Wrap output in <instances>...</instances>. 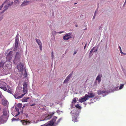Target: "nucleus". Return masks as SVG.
Instances as JSON below:
<instances>
[{
	"label": "nucleus",
	"instance_id": "nucleus-1",
	"mask_svg": "<svg viewBox=\"0 0 126 126\" xmlns=\"http://www.w3.org/2000/svg\"><path fill=\"white\" fill-rule=\"evenodd\" d=\"M19 42V41L18 38V35H17L16 37L15 47L14 48V51H16V50Z\"/></svg>",
	"mask_w": 126,
	"mask_h": 126
},
{
	"label": "nucleus",
	"instance_id": "nucleus-2",
	"mask_svg": "<svg viewBox=\"0 0 126 126\" xmlns=\"http://www.w3.org/2000/svg\"><path fill=\"white\" fill-rule=\"evenodd\" d=\"M57 118V117L55 116H54L53 118L52 119V120L50 121H51L52 122H53L54 125H55V126L57 125L58 123H59L61 120V119H59L57 121V122H56V119Z\"/></svg>",
	"mask_w": 126,
	"mask_h": 126
},
{
	"label": "nucleus",
	"instance_id": "nucleus-3",
	"mask_svg": "<svg viewBox=\"0 0 126 126\" xmlns=\"http://www.w3.org/2000/svg\"><path fill=\"white\" fill-rule=\"evenodd\" d=\"M87 94H86L85 95L81 97V98L79 99V101L81 103H82L86 100L89 99V98L87 97Z\"/></svg>",
	"mask_w": 126,
	"mask_h": 126
},
{
	"label": "nucleus",
	"instance_id": "nucleus-4",
	"mask_svg": "<svg viewBox=\"0 0 126 126\" xmlns=\"http://www.w3.org/2000/svg\"><path fill=\"white\" fill-rule=\"evenodd\" d=\"M24 67L23 64L22 63H20L18 64L16 66L17 68L19 71L22 72L23 71Z\"/></svg>",
	"mask_w": 126,
	"mask_h": 126
},
{
	"label": "nucleus",
	"instance_id": "nucleus-5",
	"mask_svg": "<svg viewBox=\"0 0 126 126\" xmlns=\"http://www.w3.org/2000/svg\"><path fill=\"white\" fill-rule=\"evenodd\" d=\"M72 34L71 32L66 33L65 35L63 37V39L65 40H67L71 38V35Z\"/></svg>",
	"mask_w": 126,
	"mask_h": 126
},
{
	"label": "nucleus",
	"instance_id": "nucleus-6",
	"mask_svg": "<svg viewBox=\"0 0 126 126\" xmlns=\"http://www.w3.org/2000/svg\"><path fill=\"white\" fill-rule=\"evenodd\" d=\"M20 53L18 52H17L15 57L14 61L19 62L20 61Z\"/></svg>",
	"mask_w": 126,
	"mask_h": 126
},
{
	"label": "nucleus",
	"instance_id": "nucleus-7",
	"mask_svg": "<svg viewBox=\"0 0 126 126\" xmlns=\"http://www.w3.org/2000/svg\"><path fill=\"white\" fill-rule=\"evenodd\" d=\"M35 39L37 43L39 46L40 50L42 51V45L41 41L39 39L35 38Z\"/></svg>",
	"mask_w": 126,
	"mask_h": 126
},
{
	"label": "nucleus",
	"instance_id": "nucleus-8",
	"mask_svg": "<svg viewBox=\"0 0 126 126\" xmlns=\"http://www.w3.org/2000/svg\"><path fill=\"white\" fill-rule=\"evenodd\" d=\"M27 84L26 82H25L23 84V92L24 93H26L27 91Z\"/></svg>",
	"mask_w": 126,
	"mask_h": 126
},
{
	"label": "nucleus",
	"instance_id": "nucleus-9",
	"mask_svg": "<svg viewBox=\"0 0 126 126\" xmlns=\"http://www.w3.org/2000/svg\"><path fill=\"white\" fill-rule=\"evenodd\" d=\"M13 2L12 0H6L3 3L4 4H7L9 6H11L13 4Z\"/></svg>",
	"mask_w": 126,
	"mask_h": 126
},
{
	"label": "nucleus",
	"instance_id": "nucleus-10",
	"mask_svg": "<svg viewBox=\"0 0 126 126\" xmlns=\"http://www.w3.org/2000/svg\"><path fill=\"white\" fill-rule=\"evenodd\" d=\"M73 73V72L72 71L70 74H69L64 81L63 83H67V82L70 79V77L72 76Z\"/></svg>",
	"mask_w": 126,
	"mask_h": 126
},
{
	"label": "nucleus",
	"instance_id": "nucleus-11",
	"mask_svg": "<svg viewBox=\"0 0 126 126\" xmlns=\"http://www.w3.org/2000/svg\"><path fill=\"white\" fill-rule=\"evenodd\" d=\"M13 51H10L8 54L7 57L9 60L11 59L12 58L13 56Z\"/></svg>",
	"mask_w": 126,
	"mask_h": 126
},
{
	"label": "nucleus",
	"instance_id": "nucleus-12",
	"mask_svg": "<svg viewBox=\"0 0 126 126\" xmlns=\"http://www.w3.org/2000/svg\"><path fill=\"white\" fill-rule=\"evenodd\" d=\"M54 113V112L50 113L45 118V120H47L50 119Z\"/></svg>",
	"mask_w": 126,
	"mask_h": 126
},
{
	"label": "nucleus",
	"instance_id": "nucleus-13",
	"mask_svg": "<svg viewBox=\"0 0 126 126\" xmlns=\"http://www.w3.org/2000/svg\"><path fill=\"white\" fill-rule=\"evenodd\" d=\"M43 126H55V125H54L53 122H52L51 121H49Z\"/></svg>",
	"mask_w": 126,
	"mask_h": 126
},
{
	"label": "nucleus",
	"instance_id": "nucleus-14",
	"mask_svg": "<svg viewBox=\"0 0 126 126\" xmlns=\"http://www.w3.org/2000/svg\"><path fill=\"white\" fill-rule=\"evenodd\" d=\"M87 95V97L88 98L89 97L91 98L94 97L95 96V95L93 93H88Z\"/></svg>",
	"mask_w": 126,
	"mask_h": 126
},
{
	"label": "nucleus",
	"instance_id": "nucleus-15",
	"mask_svg": "<svg viewBox=\"0 0 126 126\" xmlns=\"http://www.w3.org/2000/svg\"><path fill=\"white\" fill-rule=\"evenodd\" d=\"M11 6H9L8 5H7V4H6L4 6V10H3L2 11V13H4L5 11L7 10L8 8L10 7Z\"/></svg>",
	"mask_w": 126,
	"mask_h": 126
},
{
	"label": "nucleus",
	"instance_id": "nucleus-16",
	"mask_svg": "<svg viewBox=\"0 0 126 126\" xmlns=\"http://www.w3.org/2000/svg\"><path fill=\"white\" fill-rule=\"evenodd\" d=\"M29 2V1H25L22 3V4L21 5V6H23L27 5L28 4Z\"/></svg>",
	"mask_w": 126,
	"mask_h": 126
},
{
	"label": "nucleus",
	"instance_id": "nucleus-17",
	"mask_svg": "<svg viewBox=\"0 0 126 126\" xmlns=\"http://www.w3.org/2000/svg\"><path fill=\"white\" fill-rule=\"evenodd\" d=\"M101 76L98 75L96 78V80L98 81L99 83L101 81Z\"/></svg>",
	"mask_w": 126,
	"mask_h": 126
},
{
	"label": "nucleus",
	"instance_id": "nucleus-18",
	"mask_svg": "<svg viewBox=\"0 0 126 126\" xmlns=\"http://www.w3.org/2000/svg\"><path fill=\"white\" fill-rule=\"evenodd\" d=\"M2 102L3 105L6 106L7 105L8 101L7 100L3 99L2 100Z\"/></svg>",
	"mask_w": 126,
	"mask_h": 126
},
{
	"label": "nucleus",
	"instance_id": "nucleus-19",
	"mask_svg": "<svg viewBox=\"0 0 126 126\" xmlns=\"http://www.w3.org/2000/svg\"><path fill=\"white\" fill-rule=\"evenodd\" d=\"M4 63L3 62L1 61L0 63V69H2L3 67Z\"/></svg>",
	"mask_w": 126,
	"mask_h": 126
},
{
	"label": "nucleus",
	"instance_id": "nucleus-20",
	"mask_svg": "<svg viewBox=\"0 0 126 126\" xmlns=\"http://www.w3.org/2000/svg\"><path fill=\"white\" fill-rule=\"evenodd\" d=\"M3 115L4 116H6L7 115V112L6 109H4L3 110Z\"/></svg>",
	"mask_w": 126,
	"mask_h": 126
},
{
	"label": "nucleus",
	"instance_id": "nucleus-21",
	"mask_svg": "<svg viewBox=\"0 0 126 126\" xmlns=\"http://www.w3.org/2000/svg\"><path fill=\"white\" fill-rule=\"evenodd\" d=\"M105 91L104 90L102 91L99 90L97 91L98 94L99 95H100L102 94L105 93Z\"/></svg>",
	"mask_w": 126,
	"mask_h": 126
},
{
	"label": "nucleus",
	"instance_id": "nucleus-22",
	"mask_svg": "<svg viewBox=\"0 0 126 126\" xmlns=\"http://www.w3.org/2000/svg\"><path fill=\"white\" fill-rule=\"evenodd\" d=\"M72 120L75 122H77L78 121L77 118L75 116H73Z\"/></svg>",
	"mask_w": 126,
	"mask_h": 126
},
{
	"label": "nucleus",
	"instance_id": "nucleus-23",
	"mask_svg": "<svg viewBox=\"0 0 126 126\" xmlns=\"http://www.w3.org/2000/svg\"><path fill=\"white\" fill-rule=\"evenodd\" d=\"M20 2L18 0H15L14 4L16 6L19 5Z\"/></svg>",
	"mask_w": 126,
	"mask_h": 126
},
{
	"label": "nucleus",
	"instance_id": "nucleus-24",
	"mask_svg": "<svg viewBox=\"0 0 126 126\" xmlns=\"http://www.w3.org/2000/svg\"><path fill=\"white\" fill-rule=\"evenodd\" d=\"M15 109L18 112V114L17 115H16L15 116V117L17 116V115L19 114L20 112H19V109L17 107H16Z\"/></svg>",
	"mask_w": 126,
	"mask_h": 126
},
{
	"label": "nucleus",
	"instance_id": "nucleus-25",
	"mask_svg": "<svg viewBox=\"0 0 126 126\" xmlns=\"http://www.w3.org/2000/svg\"><path fill=\"white\" fill-rule=\"evenodd\" d=\"M95 48V47H94L91 50V51H90V53L89 54V55L90 56H91L93 55V54L92 53L93 52V50Z\"/></svg>",
	"mask_w": 126,
	"mask_h": 126
},
{
	"label": "nucleus",
	"instance_id": "nucleus-26",
	"mask_svg": "<svg viewBox=\"0 0 126 126\" xmlns=\"http://www.w3.org/2000/svg\"><path fill=\"white\" fill-rule=\"evenodd\" d=\"M17 107L20 110L22 107V104L21 103H19L17 104Z\"/></svg>",
	"mask_w": 126,
	"mask_h": 126
},
{
	"label": "nucleus",
	"instance_id": "nucleus-27",
	"mask_svg": "<svg viewBox=\"0 0 126 126\" xmlns=\"http://www.w3.org/2000/svg\"><path fill=\"white\" fill-rule=\"evenodd\" d=\"M77 98L76 97H75L72 100V103H73L75 104L76 102L77 101H76Z\"/></svg>",
	"mask_w": 126,
	"mask_h": 126
},
{
	"label": "nucleus",
	"instance_id": "nucleus-28",
	"mask_svg": "<svg viewBox=\"0 0 126 126\" xmlns=\"http://www.w3.org/2000/svg\"><path fill=\"white\" fill-rule=\"evenodd\" d=\"M29 97H27L26 98L23 99H22V101L23 102H27L28 99H29Z\"/></svg>",
	"mask_w": 126,
	"mask_h": 126
},
{
	"label": "nucleus",
	"instance_id": "nucleus-29",
	"mask_svg": "<svg viewBox=\"0 0 126 126\" xmlns=\"http://www.w3.org/2000/svg\"><path fill=\"white\" fill-rule=\"evenodd\" d=\"M25 73H24V77H27V72L26 71V69H25Z\"/></svg>",
	"mask_w": 126,
	"mask_h": 126
},
{
	"label": "nucleus",
	"instance_id": "nucleus-30",
	"mask_svg": "<svg viewBox=\"0 0 126 126\" xmlns=\"http://www.w3.org/2000/svg\"><path fill=\"white\" fill-rule=\"evenodd\" d=\"M124 84H120L119 87V89H121L124 86Z\"/></svg>",
	"mask_w": 126,
	"mask_h": 126
},
{
	"label": "nucleus",
	"instance_id": "nucleus-31",
	"mask_svg": "<svg viewBox=\"0 0 126 126\" xmlns=\"http://www.w3.org/2000/svg\"><path fill=\"white\" fill-rule=\"evenodd\" d=\"M75 107L79 109H80L81 108V107L79 106V105L78 104H76L75 105Z\"/></svg>",
	"mask_w": 126,
	"mask_h": 126
},
{
	"label": "nucleus",
	"instance_id": "nucleus-32",
	"mask_svg": "<svg viewBox=\"0 0 126 126\" xmlns=\"http://www.w3.org/2000/svg\"><path fill=\"white\" fill-rule=\"evenodd\" d=\"M0 88L1 89H3V90H4V91H5L6 90H7L6 88L5 87L1 86L0 87Z\"/></svg>",
	"mask_w": 126,
	"mask_h": 126
},
{
	"label": "nucleus",
	"instance_id": "nucleus-33",
	"mask_svg": "<svg viewBox=\"0 0 126 126\" xmlns=\"http://www.w3.org/2000/svg\"><path fill=\"white\" fill-rule=\"evenodd\" d=\"M3 96L2 94L0 92V98H2Z\"/></svg>",
	"mask_w": 126,
	"mask_h": 126
},
{
	"label": "nucleus",
	"instance_id": "nucleus-34",
	"mask_svg": "<svg viewBox=\"0 0 126 126\" xmlns=\"http://www.w3.org/2000/svg\"><path fill=\"white\" fill-rule=\"evenodd\" d=\"M4 4L3 3L0 6V10H1L2 8L3 7Z\"/></svg>",
	"mask_w": 126,
	"mask_h": 126
},
{
	"label": "nucleus",
	"instance_id": "nucleus-35",
	"mask_svg": "<svg viewBox=\"0 0 126 126\" xmlns=\"http://www.w3.org/2000/svg\"><path fill=\"white\" fill-rule=\"evenodd\" d=\"M16 120H17V119L16 118H13L12 119V121H15Z\"/></svg>",
	"mask_w": 126,
	"mask_h": 126
},
{
	"label": "nucleus",
	"instance_id": "nucleus-36",
	"mask_svg": "<svg viewBox=\"0 0 126 126\" xmlns=\"http://www.w3.org/2000/svg\"><path fill=\"white\" fill-rule=\"evenodd\" d=\"M35 104L34 103L32 104H31V105H30V106H35Z\"/></svg>",
	"mask_w": 126,
	"mask_h": 126
},
{
	"label": "nucleus",
	"instance_id": "nucleus-37",
	"mask_svg": "<svg viewBox=\"0 0 126 126\" xmlns=\"http://www.w3.org/2000/svg\"><path fill=\"white\" fill-rule=\"evenodd\" d=\"M97 49H94L93 51V52H96L97 51Z\"/></svg>",
	"mask_w": 126,
	"mask_h": 126
},
{
	"label": "nucleus",
	"instance_id": "nucleus-38",
	"mask_svg": "<svg viewBox=\"0 0 126 126\" xmlns=\"http://www.w3.org/2000/svg\"><path fill=\"white\" fill-rule=\"evenodd\" d=\"M63 32H63V31L60 32H59L58 33H60V34H61V33H62Z\"/></svg>",
	"mask_w": 126,
	"mask_h": 126
},
{
	"label": "nucleus",
	"instance_id": "nucleus-39",
	"mask_svg": "<svg viewBox=\"0 0 126 126\" xmlns=\"http://www.w3.org/2000/svg\"><path fill=\"white\" fill-rule=\"evenodd\" d=\"M26 93H24L23 94H22L21 95V96H22V97H23L24 95L25 94H26Z\"/></svg>",
	"mask_w": 126,
	"mask_h": 126
},
{
	"label": "nucleus",
	"instance_id": "nucleus-40",
	"mask_svg": "<svg viewBox=\"0 0 126 126\" xmlns=\"http://www.w3.org/2000/svg\"><path fill=\"white\" fill-rule=\"evenodd\" d=\"M54 56L53 55H51V57H52V59H53Z\"/></svg>",
	"mask_w": 126,
	"mask_h": 126
},
{
	"label": "nucleus",
	"instance_id": "nucleus-41",
	"mask_svg": "<svg viewBox=\"0 0 126 126\" xmlns=\"http://www.w3.org/2000/svg\"><path fill=\"white\" fill-rule=\"evenodd\" d=\"M95 16H93V19H94L95 18Z\"/></svg>",
	"mask_w": 126,
	"mask_h": 126
},
{
	"label": "nucleus",
	"instance_id": "nucleus-42",
	"mask_svg": "<svg viewBox=\"0 0 126 126\" xmlns=\"http://www.w3.org/2000/svg\"><path fill=\"white\" fill-rule=\"evenodd\" d=\"M96 11H95L94 15V16H96Z\"/></svg>",
	"mask_w": 126,
	"mask_h": 126
},
{
	"label": "nucleus",
	"instance_id": "nucleus-43",
	"mask_svg": "<svg viewBox=\"0 0 126 126\" xmlns=\"http://www.w3.org/2000/svg\"><path fill=\"white\" fill-rule=\"evenodd\" d=\"M86 47V45L84 47V49H85Z\"/></svg>",
	"mask_w": 126,
	"mask_h": 126
},
{
	"label": "nucleus",
	"instance_id": "nucleus-44",
	"mask_svg": "<svg viewBox=\"0 0 126 126\" xmlns=\"http://www.w3.org/2000/svg\"><path fill=\"white\" fill-rule=\"evenodd\" d=\"M76 53H77L75 51L74 53V54H75Z\"/></svg>",
	"mask_w": 126,
	"mask_h": 126
},
{
	"label": "nucleus",
	"instance_id": "nucleus-45",
	"mask_svg": "<svg viewBox=\"0 0 126 126\" xmlns=\"http://www.w3.org/2000/svg\"><path fill=\"white\" fill-rule=\"evenodd\" d=\"M51 55H53V51H52L51 52Z\"/></svg>",
	"mask_w": 126,
	"mask_h": 126
},
{
	"label": "nucleus",
	"instance_id": "nucleus-46",
	"mask_svg": "<svg viewBox=\"0 0 126 126\" xmlns=\"http://www.w3.org/2000/svg\"><path fill=\"white\" fill-rule=\"evenodd\" d=\"M0 82H4H4H3V81H1L0 80Z\"/></svg>",
	"mask_w": 126,
	"mask_h": 126
},
{
	"label": "nucleus",
	"instance_id": "nucleus-47",
	"mask_svg": "<svg viewBox=\"0 0 126 126\" xmlns=\"http://www.w3.org/2000/svg\"><path fill=\"white\" fill-rule=\"evenodd\" d=\"M75 26H76V27H77L78 26L77 25H75Z\"/></svg>",
	"mask_w": 126,
	"mask_h": 126
},
{
	"label": "nucleus",
	"instance_id": "nucleus-48",
	"mask_svg": "<svg viewBox=\"0 0 126 126\" xmlns=\"http://www.w3.org/2000/svg\"><path fill=\"white\" fill-rule=\"evenodd\" d=\"M119 47V48H120V50L121 51V48L120 47Z\"/></svg>",
	"mask_w": 126,
	"mask_h": 126
},
{
	"label": "nucleus",
	"instance_id": "nucleus-49",
	"mask_svg": "<svg viewBox=\"0 0 126 126\" xmlns=\"http://www.w3.org/2000/svg\"><path fill=\"white\" fill-rule=\"evenodd\" d=\"M87 28H86V29H84V30H87Z\"/></svg>",
	"mask_w": 126,
	"mask_h": 126
},
{
	"label": "nucleus",
	"instance_id": "nucleus-50",
	"mask_svg": "<svg viewBox=\"0 0 126 126\" xmlns=\"http://www.w3.org/2000/svg\"><path fill=\"white\" fill-rule=\"evenodd\" d=\"M77 4V3H74V4Z\"/></svg>",
	"mask_w": 126,
	"mask_h": 126
},
{
	"label": "nucleus",
	"instance_id": "nucleus-51",
	"mask_svg": "<svg viewBox=\"0 0 126 126\" xmlns=\"http://www.w3.org/2000/svg\"><path fill=\"white\" fill-rule=\"evenodd\" d=\"M126 2V0L125 1V3Z\"/></svg>",
	"mask_w": 126,
	"mask_h": 126
},
{
	"label": "nucleus",
	"instance_id": "nucleus-52",
	"mask_svg": "<svg viewBox=\"0 0 126 126\" xmlns=\"http://www.w3.org/2000/svg\"><path fill=\"white\" fill-rule=\"evenodd\" d=\"M25 106H24L23 107V108H24V107Z\"/></svg>",
	"mask_w": 126,
	"mask_h": 126
},
{
	"label": "nucleus",
	"instance_id": "nucleus-53",
	"mask_svg": "<svg viewBox=\"0 0 126 126\" xmlns=\"http://www.w3.org/2000/svg\"><path fill=\"white\" fill-rule=\"evenodd\" d=\"M121 53H123L122 52H121Z\"/></svg>",
	"mask_w": 126,
	"mask_h": 126
},
{
	"label": "nucleus",
	"instance_id": "nucleus-54",
	"mask_svg": "<svg viewBox=\"0 0 126 126\" xmlns=\"http://www.w3.org/2000/svg\"><path fill=\"white\" fill-rule=\"evenodd\" d=\"M0 109H1V108H0Z\"/></svg>",
	"mask_w": 126,
	"mask_h": 126
}]
</instances>
